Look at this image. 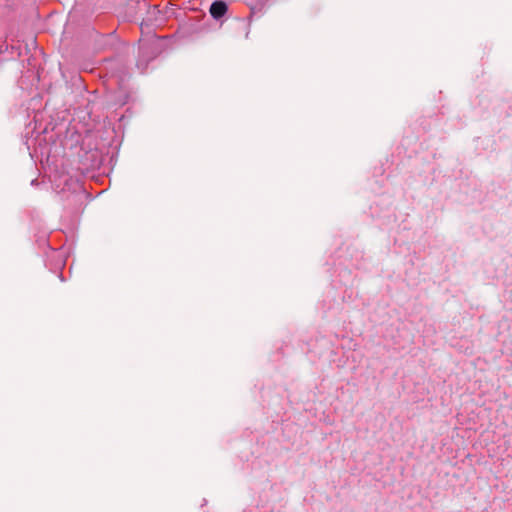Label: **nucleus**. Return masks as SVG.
I'll use <instances>...</instances> for the list:
<instances>
[{
    "instance_id": "obj_1",
    "label": "nucleus",
    "mask_w": 512,
    "mask_h": 512,
    "mask_svg": "<svg viewBox=\"0 0 512 512\" xmlns=\"http://www.w3.org/2000/svg\"><path fill=\"white\" fill-rule=\"evenodd\" d=\"M228 11V5L224 1H214L209 9L212 18L218 20L222 18Z\"/></svg>"
}]
</instances>
